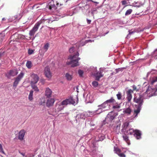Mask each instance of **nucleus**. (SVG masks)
<instances>
[{"instance_id":"f257e3e1","label":"nucleus","mask_w":157,"mask_h":157,"mask_svg":"<svg viewBox=\"0 0 157 157\" xmlns=\"http://www.w3.org/2000/svg\"><path fill=\"white\" fill-rule=\"evenodd\" d=\"M134 101L138 104L135 105V106L136 109H134V114L131 117L133 119L137 117L138 114L140 113L141 109V106L144 102L143 96L141 95H137L134 98Z\"/></svg>"},{"instance_id":"f03ea898","label":"nucleus","mask_w":157,"mask_h":157,"mask_svg":"<svg viewBox=\"0 0 157 157\" xmlns=\"http://www.w3.org/2000/svg\"><path fill=\"white\" fill-rule=\"evenodd\" d=\"M78 53L77 52V54L73 56H70L68 59H70V62L67 61V64L68 65L71 64L72 67H75L78 65V60L80 58L78 57Z\"/></svg>"},{"instance_id":"7ed1b4c3","label":"nucleus","mask_w":157,"mask_h":157,"mask_svg":"<svg viewBox=\"0 0 157 157\" xmlns=\"http://www.w3.org/2000/svg\"><path fill=\"white\" fill-rule=\"evenodd\" d=\"M46 21L48 23H50V21L48 19L44 20L41 19L40 20L37 22L35 25L33 29L30 31L29 34L30 36H33L34 35L35 32L37 30L40 25L42 23Z\"/></svg>"},{"instance_id":"20e7f679","label":"nucleus","mask_w":157,"mask_h":157,"mask_svg":"<svg viewBox=\"0 0 157 157\" xmlns=\"http://www.w3.org/2000/svg\"><path fill=\"white\" fill-rule=\"evenodd\" d=\"M146 88V90L145 94H147V96L149 97L156 95V92L157 91V89L155 88H151L149 85H146L145 87Z\"/></svg>"},{"instance_id":"39448f33","label":"nucleus","mask_w":157,"mask_h":157,"mask_svg":"<svg viewBox=\"0 0 157 157\" xmlns=\"http://www.w3.org/2000/svg\"><path fill=\"white\" fill-rule=\"evenodd\" d=\"M44 74L45 76L48 80H50L52 77V73L50 71V68L48 67H45L44 71Z\"/></svg>"},{"instance_id":"423d86ee","label":"nucleus","mask_w":157,"mask_h":157,"mask_svg":"<svg viewBox=\"0 0 157 157\" xmlns=\"http://www.w3.org/2000/svg\"><path fill=\"white\" fill-rule=\"evenodd\" d=\"M24 74L23 72H21L18 76L15 78L13 82V86L16 87L18 84L19 81L23 78Z\"/></svg>"},{"instance_id":"0eeeda50","label":"nucleus","mask_w":157,"mask_h":157,"mask_svg":"<svg viewBox=\"0 0 157 157\" xmlns=\"http://www.w3.org/2000/svg\"><path fill=\"white\" fill-rule=\"evenodd\" d=\"M17 74L18 72L16 70H11L7 72L6 75L8 78H10L11 76H14L17 75Z\"/></svg>"},{"instance_id":"6e6552de","label":"nucleus","mask_w":157,"mask_h":157,"mask_svg":"<svg viewBox=\"0 0 157 157\" xmlns=\"http://www.w3.org/2000/svg\"><path fill=\"white\" fill-rule=\"evenodd\" d=\"M61 104L64 106V105H67L68 104H74L75 103V101L72 98L66 99L61 102Z\"/></svg>"},{"instance_id":"1a4fd4ad","label":"nucleus","mask_w":157,"mask_h":157,"mask_svg":"<svg viewBox=\"0 0 157 157\" xmlns=\"http://www.w3.org/2000/svg\"><path fill=\"white\" fill-rule=\"evenodd\" d=\"M31 77L32 78L31 84H35L36 83L39 81V79L38 75L36 74L33 73L31 75Z\"/></svg>"},{"instance_id":"9d476101","label":"nucleus","mask_w":157,"mask_h":157,"mask_svg":"<svg viewBox=\"0 0 157 157\" xmlns=\"http://www.w3.org/2000/svg\"><path fill=\"white\" fill-rule=\"evenodd\" d=\"M86 116V113L85 112L78 114L76 116V120L78 121L80 119H85Z\"/></svg>"},{"instance_id":"9b49d317","label":"nucleus","mask_w":157,"mask_h":157,"mask_svg":"<svg viewBox=\"0 0 157 157\" xmlns=\"http://www.w3.org/2000/svg\"><path fill=\"white\" fill-rule=\"evenodd\" d=\"M64 108V106H63L61 102H59L57 103L55 106V109L56 112H58L63 110Z\"/></svg>"},{"instance_id":"f8f14e48","label":"nucleus","mask_w":157,"mask_h":157,"mask_svg":"<svg viewBox=\"0 0 157 157\" xmlns=\"http://www.w3.org/2000/svg\"><path fill=\"white\" fill-rule=\"evenodd\" d=\"M55 101V100L54 98H48L46 103V106L48 107H49L53 106Z\"/></svg>"},{"instance_id":"ddd939ff","label":"nucleus","mask_w":157,"mask_h":157,"mask_svg":"<svg viewBox=\"0 0 157 157\" xmlns=\"http://www.w3.org/2000/svg\"><path fill=\"white\" fill-rule=\"evenodd\" d=\"M102 72L101 70H99L96 73L94 74V75L95 77V79L96 80L99 81L100 78L103 76V75L102 73Z\"/></svg>"},{"instance_id":"4468645a","label":"nucleus","mask_w":157,"mask_h":157,"mask_svg":"<svg viewBox=\"0 0 157 157\" xmlns=\"http://www.w3.org/2000/svg\"><path fill=\"white\" fill-rule=\"evenodd\" d=\"M115 116L113 112L109 113L107 115L106 119L109 120L110 122L112 121L115 118Z\"/></svg>"},{"instance_id":"2eb2a0df","label":"nucleus","mask_w":157,"mask_h":157,"mask_svg":"<svg viewBox=\"0 0 157 157\" xmlns=\"http://www.w3.org/2000/svg\"><path fill=\"white\" fill-rule=\"evenodd\" d=\"M141 132L140 130L137 129H135V132L133 135L137 140H139L141 138Z\"/></svg>"},{"instance_id":"dca6fc26","label":"nucleus","mask_w":157,"mask_h":157,"mask_svg":"<svg viewBox=\"0 0 157 157\" xmlns=\"http://www.w3.org/2000/svg\"><path fill=\"white\" fill-rule=\"evenodd\" d=\"M133 93V90L130 89L126 92L127 97L126 98L128 102L131 101L132 98V94Z\"/></svg>"},{"instance_id":"f3484780","label":"nucleus","mask_w":157,"mask_h":157,"mask_svg":"<svg viewBox=\"0 0 157 157\" xmlns=\"http://www.w3.org/2000/svg\"><path fill=\"white\" fill-rule=\"evenodd\" d=\"M52 91L48 87L46 88L45 95L48 98H50L51 97Z\"/></svg>"},{"instance_id":"a211bd4d","label":"nucleus","mask_w":157,"mask_h":157,"mask_svg":"<svg viewBox=\"0 0 157 157\" xmlns=\"http://www.w3.org/2000/svg\"><path fill=\"white\" fill-rule=\"evenodd\" d=\"M106 101L108 105L112 104L113 105H116L117 102L115 99L113 97H111L109 99L107 100Z\"/></svg>"},{"instance_id":"6ab92c4d","label":"nucleus","mask_w":157,"mask_h":157,"mask_svg":"<svg viewBox=\"0 0 157 157\" xmlns=\"http://www.w3.org/2000/svg\"><path fill=\"white\" fill-rule=\"evenodd\" d=\"M25 134V132L24 130H21L19 133L18 139L21 140H22L24 139Z\"/></svg>"},{"instance_id":"aec40b11","label":"nucleus","mask_w":157,"mask_h":157,"mask_svg":"<svg viewBox=\"0 0 157 157\" xmlns=\"http://www.w3.org/2000/svg\"><path fill=\"white\" fill-rule=\"evenodd\" d=\"M52 2L49 3L47 6V7L50 10H55L57 8L55 5L53 4V2H52Z\"/></svg>"},{"instance_id":"412c9836","label":"nucleus","mask_w":157,"mask_h":157,"mask_svg":"<svg viewBox=\"0 0 157 157\" xmlns=\"http://www.w3.org/2000/svg\"><path fill=\"white\" fill-rule=\"evenodd\" d=\"M132 110L131 108L130 107L127 108L125 109L123 111V113L127 114V115H130Z\"/></svg>"},{"instance_id":"4be33fe9","label":"nucleus","mask_w":157,"mask_h":157,"mask_svg":"<svg viewBox=\"0 0 157 157\" xmlns=\"http://www.w3.org/2000/svg\"><path fill=\"white\" fill-rule=\"evenodd\" d=\"M123 140L125 141L128 145L130 144V140L129 139V137L125 133H124L122 136Z\"/></svg>"},{"instance_id":"5701e85b","label":"nucleus","mask_w":157,"mask_h":157,"mask_svg":"<svg viewBox=\"0 0 157 157\" xmlns=\"http://www.w3.org/2000/svg\"><path fill=\"white\" fill-rule=\"evenodd\" d=\"M65 77L67 80L70 81L72 79L73 76L72 75L70 74L69 73H67L65 75Z\"/></svg>"},{"instance_id":"b1692460","label":"nucleus","mask_w":157,"mask_h":157,"mask_svg":"<svg viewBox=\"0 0 157 157\" xmlns=\"http://www.w3.org/2000/svg\"><path fill=\"white\" fill-rule=\"evenodd\" d=\"M135 132V130L131 128L127 130L126 131V133L128 134V135H132Z\"/></svg>"},{"instance_id":"393cba45","label":"nucleus","mask_w":157,"mask_h":157,"mask_svg":"<svg viewBox=\"0 0 157 157\" xmlns=\"http://www.w3.org/2000/svg\"><path fill=\"white\" fill-rule=\"evenodd\" d=\"M33 90H31L28 96L29 100L31 101H32L33 99Z\"/></svg>"},{"instance_id":"a878e982","label":"nucleus","mask_w":157,"mask_h":157,"mask_svg":"<svg viewBox=\"0 0 157 157\" xmlns=\"http://www.w3.org/2000/svg\"><path fill=\"white\" fill-rule=\"evenodd\" d=\"M108 104L106 102V101L103 102L102 104L98 106V107H100L101 108H105L108 105Z\"/></svg>"},{"instance_id":"bb28decb","label":"nucleus","mask_w":157,"mask_h":157,"mask_svg":"<svg viewBox=\"0 0 157 157\" xmlns=\"http://www.w3.org/2000/svg\"><path fill=\"white\" fill-rule=\"evenodd\" d=\"M19 36L17 34L15 33L11 37L15 39L14 40L13 39L14 41H18L19 39Z\"/></svg>"},{"instance_id":"cd10ccee","label":"nucleus","mask_w":157,"mask_h":157,"mask_svg":"<svg viewBox=\"0 0 157 157\" xmlns=\"http://www.w3.org/2000/svg\"><path fill=\"white\" fill-rule=\"evenodd\" d=\"M50 46V44L48 43L45 44L43 47V48L46 52L48 50Z\"/></svg>"},{"instance_id":"c85d7f7f","label":"nucleus","mask_w":157,"mask_h":157,"mask_svg":"<svg viewBox=\"0 0 157 157\" xmlns=\"http://www.w3.org/2000/svg\"><path fill=\"white\" fill-rule=\"evenodd\" d=\"M26 65L28 68H31L32 67V63L31 62L29 61H27L26 63Z\"/></svg>"},{"instance_id":"c756f323","label":"nucleus","mask_w":157,"mask_h":157,"mask_svg":"<svg viewBox=\"0 0 157 157\" xmlns=\"http://www.w3.org/2000/svg\"><path fill=\"white\" fill-rule=\"evenodd\" d=\"M129 123L127 122H125L122 125L123 129L126 130L128 126Z\"/></svg>"},{"instance_id":"7c9ffc66","label":"nucleus","mask_w":157,"mask_h":157,"mask_svg":"<svg viewBox=\"0 0 157 157\" xmlns=\"http://www.w3.org/2000/svg\"><path fill=\"white\" fill-rule=\"evenodd\" d=\"M31 86L32 88L34 90V91L36 92L39 91V89H38L37 86L35 85V84H31Z\"/></svg>"},{"instance_id":"2f4dec72","label":"nucleus","mask_w":157,"mask_h":157,"mask_svg":"<svg viewBox=\"0 0 157 157\" xmlns=\"http://www.w3.org/2000/svg\"><path fill=\"white\" fill-rule=\"evenodd\" d=\"M46 52L43 48L40 49L39 51V53L41 56H43L44 53Z\"/></svg>"},{"instance_id":"473e14b6","label":"nucleus","mask_w":157,"mask_h":157,"mask_svg":"<svg viewBox=\"0 0 157 157\" xmlns=\"http://www.w3.org/2000/svg\"><path fill=\"white\" fill-rule=\"evenodd\" d=\"M114 151L115 152V153L118 155L119 153L121 152V150L117 147H114Z\"/></svg>"},{"instance_id":"72a5a7b5","label":"nucleus","mask_w":157,"mask_h":157,"mask_svg":"<svg viewBox=\"0 0 157 157\" xmlns=\"http://www.w3.org/2000/svg\"><path fill=\"white\" fill-rule=\"evenodd\" d=\"M21 14L18 13L16 15H15L13 17L14 19H19L21 18Z\"/></svg>"},{"instance_id":"f704fd0d","label":"nucleus","mask_w":157,"mask_h":157,"mask_svg":"<svg viewBox=\"0 0 157 157\" xmlns=\"http://www.w3.org/2000/svg\"><path fill=\"white\" fill-rule=\"evenodd\" d=\"M40 101L39 102V104L40 105H44L45 103V98H42L40 99Z\"/></svg>"},{"instance_id":"c9c22d12","label":"nucleus","mask_w":157,"mask_h":157,"mask_svg":"<svg viewBox=\"0 0 157 157\" xmlns=\"http://www.w3.org/2000/svg\"><path fill=\"white\" fill-rule=\"evenodd\" d=\"M132 10L131 9H129L128 10L126 11L125 13V15L126 16L130 14L132 12Z\"/></svg>"},{"instance_id":"e433bc0d","label":"nucleus","mask_w":157,"mask_h":157,"mask_svg":"<svg viewBox=\"0 0 157 157\" xmlns=\"http://www.w3.org/2000/svg\"><path fill=\"white\" fill-rule=\"evenodd\" d=\"M116 96L118 100H119L121 99L122 96L120 92H118V94H117Z\"/></svg>"},{"instance_id":"4c0bfd02","label":"nucleus","mask_w":157,"mask_h":157,"mask_svg":"<svg viewBox=\"0 0 157 157\" xmlns=\"http://www.w3.org/2000/svg\"><path fill=\"white\" fill-rule=\"evenodd\" d=\"M113 105V109H118L120 107V105H119L118 104L117 102L116 105Z\"/></svg>"},{"instance_id":"58836bf2","label":"nucleus","mask_w":157,"mask_h":157,"mask_svg":"<svg viewBox=\"0 0 157 157\" xmlns=\"http://www.w3.org/2000/svg\"><path fill=\"white\" fill-rule=\"evenodd\" d=\"M78 73L80 77H82L83 74V71H82L80 70H78Z\"/></svg>"},{"instance_id":"ea45409f","label":"nucleus","mask_w":157,"mask_h":157,"mask_svg":"<svg viewBox=\"0 0 157 157\" xmlns=\"http://www.w3.org/2000/svg\"><path fill=\"white\" fill-rule=\"evenodd\" d=\"M98 82L97 81H93L92 82V85L95 87H96L98 85Z\"/></svg>"},{"instance_id":"a19ab883","label":"nucleus","mask_w":157,"mask_h":157,"mask_svg":"<svg viewBox=\"0 0 157 157\" xmlns=\"http://www.w3.org/2000/svg\"><path fill=\"white\" fill-rule=\"evenodd\" d=\"M0 152L3 154H5V152L2 148V144H0Z\"/></svg>"},{"instance_id":"79ce46f5","label":"nucleus","mask_w":157,"mask_h":157,"mask_svg":"<svg viewBox=\"0 0 157 157\" xmlns=\"http://www.w3.org/2000/svg\"><path fill=\"white\" fill-rule=\"evenodd\" d=\"M157 82V76L151 81V84L153 85L155 82Z\"/></svg>"},{"instance_id":"37998d69","label":"nucleus","mask_w":157,"mask_h":157,"mask_svg":"<svg viewBox=\"0 0 157 157\" xmlns=\"http://www.w3.org/2000/svg\"><path fill=\"white\" fill-rule=\"evenodd\" d=\"M132 88H133V91H137L139 90L138 89H137L136 86L134 85L132 86Z\"/></svg>"},{"instance_id":"c03bdc74","label":"nucleus","mask_w":157,"mask_h":157,"mask_svg":"<svg viewBox=\"0 0 157 157\" xmlns=\"http://www.w3.org/2000/svg\"><path fill=\"white\" fill-rule=\"evenodd\" d=\"M75 48L74 47L71 48L69 49V51L70 53H72L74 51Z\"/></svg>"},{"instance_id":"a18cd8bd","label":"nucleus","mask_w":157,"mask_h":157,"mask_svg":"<svg viewBox=\"0 0 157 157\" xmlns=\"http://www.w3.org/2000/svg\"><path fill=\"white\" fill-rule=\"evenodd\" d=\"M120 157H125V155L123 153H119L118 155Z\"/></svg>"},{"instance_id":"49530a36","label":"nucleus","mask_w":157,"mask_h":157,"mask_svg":"<svg viewBox=\"0 0 157 157\" xmlns=\"http://www.w3.org/2000/svg\"><path fill=\"white\" fill-rule=\"evenodd\" d=\"M19 153L23 157H27V156L25 155V153L21 152L20 151H19Z\"/></svg>"},{"instance_id":"de8ad7c7","label":"nucleus","mask_w":157,"mask_h":157,"mask_svg":"<svg viewBox=\"0 0 157 157\" xmlns=\"http://www.w3.org/2000/svg\"><path fill=\"white\" fill-rule=\"evenodd\" d=\"M33 50H29L28 51V53L29 54H31L33 53Z\"/></svg>"},{"instance_id":"09e8293b","label":"nucleus","mask_w":157,"mask_h":157,"mask_svg":"<svg viewBox=\"0 0 157 157\" xmlns=\"http://www.w3.org/2000/svg\"><path fill=\"white\" fill-rule=\"evenodd\" d=\"M122 4L123 5H125L127 4V2L125 0L122 1H121Z\"/></svg>"},{"instance_id":"8fccbe9b","label":"nucleus","mask_w":157,"mask_h":157,"mask_svg":"<svg viewBox=\"0 0 157 157\" xmlns=\"http://www.w3.org/2000/svg\"><path fill=\"white\" fill-rule=\"evenodd\" d=\"M87 23L88 24H90L91 22V20H89L88 19H86Z\"/></svg>"},{"instance_id":"3c124183","label":"nucleus","mask_w":157,"mask_h":157,"mask_svg":"<svg viewBox=\"0 0 157 157\" xmlns=\"http://www.w3.org/2000/svg\"><path fill=\"white\" fill-rule=\"evenodd\" d=\"M133 32H132V33H130V31H129V34H131Z\"/></svg>"},{"instance_id":"603ef678","label":"nucleus","mask_w":157,"mask_h":157,"mask_svg":"<svg viewBox=\"0 0 157 157\" xmlns=\"http://www.w3.org/2000/svg\"><path fill=\"white\" fill-rule=\"evenodd\" d=\"M4 19H4V18H2V20H4Z\"/></svg>"},{"instance_id":"864d4df0","label":"nucleus","mask_w":157,"mask_h":157,"mask_svg":"<svg viewBox=\"0 0 157 157\" xmlns=\"http://www.w3.org/2000/svg\"><path fill=\"white\" fill-rule=\"evenodd\" d=\"M58 3H57L56 5L57 6H58Z\"/></svg>"},{"instance_id":"5fc2aeb1","label":"nucleus","mask_w":157,"mask_h":157,"mask_svg":"<svg viewBox=\"0 0 157 157\" xmlns=\"http://www.w3.org/2000/svg\"><path fill=\"white\" fill-rule=\"evenodd\" d=\"M90 1H91V2H93L92 0H90Z\"/></svg>"},{"instance_id":"6e6d98bb","label":"nucleus","mask_w":157,"mask_h":157,"mask_svg":"<svg viewBox=\"0 0 157 157\" xmlns=\"http://www.w3.org/2000/svg\"><path fill=\"white\" fill-rule=\"evenodd\" d=\"M146 83V82H144V84H145Z\"/></svg>"}]
</instances>
